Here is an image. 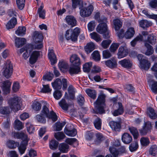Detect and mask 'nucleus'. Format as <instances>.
<instances>
[{
	"label": "nucleus",
	"mask_w": 157,
	"mask_h": 157,
	"mask_svg": "<svg viewBox=\"0 0 157 157\" xmlns=\"http://www.w3.org/2000/svg\"><path fill=\"white\" fill-rule=\"evenodd\" d=\"M91 38L95 40L96 41L98 42L101 40L100 35L94 32L90 34Z\"/></svg>",
	"instance_id": "nucleus-61"
},
{
	"label": "nucleus",
	"mask_w": 157,
	"mask_h": 157,
	"mask_svg": "<svg viewBox=\"0 0 157 157\" xmlns=\"http://www.w3.org/2000/svg\"><path fill=\"white\" fill-rule=\"evenodd\" d=\"M87 94L91 98L95 99L96 97V92L95 90L88 89L86 90Z\"/></svg>",
	"instance_id": "nucleus-44"
},
{
	"label": "nucleus",
	"mask_w": 157,
	"mask_h": 157,
	"mask_svg": "<svg viewBox=\"0 0 157 157\" xmlns=\"http://www.w3.org/2000/svg\"><path fill=\"white\" fill-rule=\"evenodd\" d=\"M25 125L27 128V130L29 134H31L34 132V128L33 126L30 123H26Z\"/></svg>",
	"instance_id": "nucleus-58"
},
{
	"label": "nucleus",
	"mask_w": 157,
	"mask_h": 157,
	"mask_svg": "<svg viewBox=\"0 0 157 157\" xmlns=\"http://www.w3.org/2000/svg\"><path fill=\"white\" fill-rule=\"evenodd\" d=\"M17 23V21L16 18L12 17L6 24L7 29H9L13 28Z\"/></svg>",
	"instance_id": "nucleus-30"
},
{
	"label": "nucleus",
	"mask_w": 157,
	"mask_h": 157,
	"mask_svg": "<svg viewBox=\"0 0 157 157\" xmlns=\"http://www.w3.org/2000/svg\"><path fill=\"white\" fill-rule=\"evenodd\" d=\"M95 48V45L92 42L89 43L85 47L84 49L87 54H89L93 51Z\"/></svg>",
	"instance_id": "nucleus-28"
},
{
	"label": "nucleus",
	"mask_w": 157,
	"mask_h": 157,
	"mask_svg": "<svg viewBox=\"0 0 157 157\" xmlns=\"http://www.w3.org/2000/svg\"><path fill=\"white\" fill-rule=\"evenodd\" d=\"M109 124L112 129L115 131H119L121 128L120 123L113 121H110Z\"/></svg>",
	"instance_id": "nucleus-25"
},
{
	"label": "nucleus",
	"mask_w": 157,
	"mask_h": 157,
	"mask_svg": "<svg viewBox=\"0 0 157 157\" xmlns=\"http://www.w3.org/2000/svg\"><path fill=\"white\" fill-rule=\"evenodd\" d=\"M41 114L42 115L51 119L53 122H55L57 120V116L56 113L53 111L49 112L48 108L46 105L43 107Z\"/></svg>",
	"instance_id": "nucleus-5"
},
{
	"label": "nucleus",
	"mask_w": 157,
	"mask_h": 157,
	"mask_svg": "<svg viewBox=\"0 0 157 157\" xmlns=\"http://www.w3.org/2000/svg\"><path fill=\"white\" fill-rule=\"evenodd\" d=\"M13 135L15 138L21 139L23 141L28 140L27 135L23 132H14Z\"/></svg>",
	"instance_id": "nucleus-17"
},
{
	"label": "nucleus",
	"mask_w": 157,
	"mask_h": 157,
	"mask_svg": "<svg viewBox=\"0 0 157 157\" xmlns=\"http://www.w3.org/2000/svg\"><path fill=\"white\" fill-rule=\"evenodd\" d=\"M59 104L62 109L64 110H68L69 105L64 99H62L59 102Z\"/></svg>",
	"instance_id": "nucleus-41"
},
{
	"label": "nucleus",
	"mask_w": 157,
	"mask_h": 157,
	"mask_svg": "<svg viewBox=\"0 0 157 157\" xmlns=\"http://www.w3.org/2000/svg\"><path fill=\"white\" fill-rule=\"evenodd\" d=\"M53 96L56 99L59 100L62 96L61 92L60 90H56L53 93Z\"/></svg>",
	"instance_id": "nucleus-64"
},
{
	"label": "nucleus",
	"mask_w": 157,
	"mask_h": 157,
	"mask_svg": "<svg viewBox=\"0 0 157 157\" xmlns=\"http://www.w3.org/2000/svg\"><path fill=\"white\" fill-rule=\"evenodd\" d=\"M82 6L79 7L80 9V15L82 17H87L90 15L92 12L94 7L92 5H90L87 7L82 8Z\"/></svg>",
	"instance_id": "nucleus-9"
},
{
	"label": "nucleus",
	"mask_w": 157,
	"mask_h": 157,
	"mask_svg": "<svg viewBox=\"0 0 157 157\" xmlns=\"http://www.w3.org/2000/svg\"><path fill=\"white\" fill-rule=\"evenodd\" d=\"M118 109L115 110L113 113V114L114 116L122 114L124 112V108L122 103L120 102L118 103Z\"/></svg>",
	"instance_id": "nucleus-21"
},
{
	"label": "nucleus",
	"mask_w": 157,
	"mask_h": 157,
	"mask_svg": "<svg viewBox=\"0 0 157 157\" xmlns=\"http://www.w3.org/2000/svg\"><path fill=\"white\" fill-rule=\"evenodd\" d=\"M11 84V82L8 80L3 82L2 90L5 94H7L10 92Z\"/></svg>",
	"instance_id": "nucleus-20"
},
{
	"label": "nucleus",
	"mask_w": 157,
	"mask_h": 157,
	"mask_svg": "<svg viewBox=\"0 0 157 157\" xmlns=\"http://www.w3.org/2000/svg\"><path fill=\"white\" fill-rule=\"evenodd\" d=\"M149 154L153 156L157 154V146L155 145H153L150 147L149 150Z\"/></svg>",
	"instance_id": "nucleus-54"
},
{
	"label": "nucleus",
	"mask_w": 157,
	"mask_h": 157,
	"mask_svg": "<svg viewBox=\"0 0 157 157\" xmlns=\"http://www.w3.org/2000/svg\"><path fill=\"white\" fill-rule=\"evenodd\" d=\"M4 64L3 68V75L6 78H8L12 75L13 71V66L11 61L9 60H7Z\"/></svg>",
	"instance_id": "nucleus-6"
},
{
	"label": "nucleus",
	"mask_w": 157,
	"mask_h": 157,
	"mask_svg": "<svg viewBox=\"0 0 157 157\" xmlns=\"http://www.w3.org/2000/svg\"><path fill=\"white\" fill-rule=\"evenodd\" d=\"M105 64L108 67L111 68L116 67L117 65V61L116 58H113L111 59L105 61Z\"/></svg>",
	"instance_id": "nucleus-16"
},
{
	"label": "nucleus",
	"mask_w": 157,
	"mask_h": 157,
	"mask_svg": "<svg viewBox=\"0 0 157 157\" xmlns=\"http://www.w3.org/2000/svg\"><path fill=\"white\" fill-rule=\"evenodd\" d=\"M72 1V6L73 8L75 9L78 6H81L82 4V0H71Z\"/></svg>",
	"instance_id": "nucleus-51"
},
{
	"label": "nucleus",
	"mask_w": 157,
	"mask_h": 157,
	"mask_svg": "<svg viewBox=\"0 0 157 157\" xmlns=\"http://www.w3.org/2000/svg\"><path fill=\"white\" fill-rule=\"evenodd\" d=\"M7 145L9 148L13 149L16 148L18 144L13 141L9 140L7 142Z\"/></svg>",
	"instance_id": "nucleus-57"
},
{
	"label": "nucleus",
	"mask_w": 157,
	"mask_h": 157,
	"mask_svg": "<svg viewBox=\"0 0 157 157\" xmlns=\"http://www.w3.org/2000/svg\"><path fill=\"white\" fill-rule=\"evenodd\" d=\"M128 130L133 136L134 139H136L138 138L139 133L136 128L133 127H129L128 128Z\"/></svg>",
	"instance_id": "nucleus-39"
},
{
	"label": "nucleus",
	"mask_w": 157,
	"mask_h": 157,
	"mask_svg": "<svg viewBox=\"0 0 157 157\" xmlns=\"http://www.w3.org/2000/svg\"><path fill=\"white\" fill-rule=\"evenodd\" d=\"M94 124L95 128L97 129H101V119L97 118L94 121Z\"/></svg>",
	"instance_id": "nucleus-48"
},
{
	"label": "nucleus",
	"mask_w": 157,
	"mask_h": 157,
	"mask_svg": "<svg viewBox=\"0 0 157 157\" xmlns=\"http://www.w3.org/2000/svg\"><path fill=\"white\" fill-rule=\"evenodd\" d=\"M10 108L9 107H0V113L3 114H7L10 113Z\"/></svg>",
	"instance_id": "nucleus-56"
},
{
	"label": "nucleus",
	"mask_w": 157,
	"mask_h": 157,
	"mask_svg": "<svg viewBox=\"0 0 157 157\" xmlns=\"http://www.w3.org/2000/svg\"><path fill=\"white\" fill-rule=\"evenodd\" d=\"M143 39V36L142 35L136 36L131 42V44L132 46L134 47L136 44L137 42L138 41H142Z\"/></svg>",
	"instance_id": "nucleus-49"
},
{
	"label": "nucleus",
	"mask_w": 157,
	"mask_h": 157,
	"mask_svg": "<svg viewBox=\"0 0 157 157\" xmlns=\"http://www.w3.org/2000/svg\"><path fill=\"white\" fill-rule=\"evenodd\" d=\"M59 143L55 140H52L49 143V147L53 150L56 149L58 146Z\"/></svg>",
	"instance_id": "nucleus-47"
},
{
	"label": "nucleus",
	"mask_w": 157,
	"mask_h": 157,
	"mask_svg": "<svg viewBox=\"0 0 157 157\" xmlns=\"http://www.w3.org/2000/svg\"><path fill=\"white\" fill-rule=\"evenodd\" d=\"M120 44L119 43H113L110 46L109 49L111 52H114L117 49Z\"/></svg>",
	"instance_id": "nucleus-63"
},
{
	"label": "nucleus",
	"mask_w": 157,
	"mask_h": 157,
	"mask_svg": "<svg viewBox=\"0 0 157 157\" xmlns=\"http://www.w3.org/2000/svg\"><path fill=\"white\" fill-rule=\"evenodd\" d=\"M64 131L66 135L71 136H74L77 134L76 130L75 128L70 129L67 128H65Z\"/></svg>",
	"instance_id": "nucleus-37"
},
{
	"label": "nucleus",
	"mask_w": 157,
	"mask_h": 157,
	"mask_svg": "<svg viewBox=\"0 0 157 157\" xmlns=\"http://www.w3.org/2000/svg\"><path fill=\"white\" fill-rule=\"evenodd\" d=\"M65 20L66 23L71 27H73L76 25V20L73 16L69 15L66 17Z\"/></svg>",
	"instance_id": "nucleus-14"
},
{
	"label": "nucleus",
	"mask_w": 157,
	"mask_h": 157,
	"mask_svg": "<svg viewBox=\"0 0 157 157\" xmlns=\"http://www.w3.org/2000/svg\"><path fill=\"white\" fill-rule=\"evenodd\" d=\"M26 40L24 38L16 37L15 40L16 46L17 48L21 47L26 43Z\"/></svg>",
	"instance_id": "nucleus-23"
},
{
	"label": "nucleus",
	"mask_w": 157,
	"mask_h": 157,
	"mask_svg": "<svg viewBox=\"0 0 157 157\" xmlns=\"http://www.w3.org/2000/svg\"><path fill=\"white\" fill-rule=\"evenodd\" d=\"M28 140L23 141L18 147L19 151L21 154L25 153L26 149V146L28 144Z\"/></svg>",
	"instance_id": "nucleus-26"
},
{
	"label": "nucleus",
	"mask_w": 157,
	"mask_h": 157,
	"mask_svg": "<svg viewBox=\"0 0 157 157\" xmlns=\"http://www.w3.org/2000/svg\"><path fill=\"white\" fill-rule=\"evenodd\" d=\"M40 55V52L38 51H33L29 59V62L31 64H33L37 61Z\"/></svg>",
	"instance_id": "nucleus-13"
},
{
	"label": "nucleus",
	"mask_w": 157,
	"mask_h": 157,
	"mask_svg": "<svg viewBox=\"0 0 157 157\" xmlns=\"http://www.w3.org/2000/svg\"><path fill=\"white\" fill-rule=\"evenodd\" d=\"M43 6L41 5L38 8L37 13L39 14V17L44 19L45 18V10L43 9Z\"/></svg>",
	"instance_id": "nucleus-43"
},
{
	"label": "nucleus",
	"mask_w": 157,
	"mask_h": 157,
	"mask_svg": "<svg viewBox=\"0 0 157 157\" xmlns=\"http://www.w3.org/2000/svg\"><path fill=\"white\" fill-rule=\"evenodd\" d=\"M80 71V67L71 65L69 68L68 71L71 75L78 74Z\"/></svg>",
	"instance_id": "nucleus-22"
},
{
	"label": "nucleus",
	"mask_w": 157,
	"mask_h": 157,
	"mask_svg": "<svg viewBox=\"0 0 157 157\" xmlns=\"http://www.w3.org/2000/svg\"><path fill=\"white\" fill-rule=\"evenodd\" d=\"M129 51L127 47L124 45L121 46L117 53L118 58H121L126 56L128 54Z\"/></svg>",
	"instance_id": "nucleus-12"
},
{
	"label": "nucleus",
	"mask_w": 157,
	"mask_h": 157,
	"mask_svg": "<svg viewBox=\"0 0 157 157\" xmlns=\"http://www.w3.org/2000/svg\"><path fill=\"white\" fill-rule=\"evenodd\" d=\"M70 61L72 63V65L80 67L81 64L80 59L77 55H72L71 57Z\"/></svg>",
	"instance_id": "nucleus-15"
},
{
	"label": "nucleus",
	"mask_w": 157,
	"mask_h": 157,
	"mask_svg": "<svg viewBox=\"0 0 157 157\" xmlns=\"http://www.w3.org/2000/svg\"><path fill=\"white\" fill-rule=\"evenodd\" d=\"M147 114L150 118L152 119H155L157 117V115L154 110L151 107H149L147 109Z\"/></svg>",
	"instance_id": "nucleus-35"
},
{
	"label": "nucleus",
	"mask_w": 157,
	"mask_h": 157,
	"mask_svg": "<svg viewBox=\"0 0 157 157\" xmlns=\"http://www.w3.org/2000/svg\"><path fill=\"white\" fill-rule=\"evenodd\" d=\"M135 34V31L133 28H128L124 34V36L126 39H130Z\"/></svg>",
	"instance_id": "nucleus-33"
},
{
	"label": "nucleus",
	"mask_w": 157,
	"mask_h": 157,
	"mask_svg": "<svg viewBox=\"0 0 157 157\" xmlns=\"http://www.w3.org/2000/svg\"><path fill=\"white\" fill-rule=\"evenodd\" d=\"M21 102V98L17 96L11 98L8 101V103L10 108L14 112L20 109Z\"/></svg>",
	"instance_id": "nucleus-2"
},
{
	"label": "nucleus",
	"mask_w": 157,
	"mask_h": 157,
	"mask_svg": "<svg viewBox=\"0 0 157 157\" xmlns=\"http://www.w3.org/2000/svg\"><path fill=\"white\" fill-rule=\"evenodd\" d=\"M15 128L18 130H20L23 128V125L22 123L19 120H16L14 123Z\"/></svg>",
	"instance_id": "nucleus-46"
},
{
	"label": "nucleus",
	"mask_w": 157,
	"mask_h": 157,
	"mask_svg": "<svg viewBox=\"0 0 157 157\" xmlns=\"http://www.w3.org/2000/svg\"><path fill=\"white\" fill-rule=\"evenodd\" d=\"M107 20L106 18H104V21L100 22L96 29L97 32L100 34H103V37L105 39L108 38L109 37V31L108 29L107 25L105 23Z\"/></svg>",
	"instance_id": "nucleus-3"
},
{
	"label": "nucleus",
	"mask_w": 157,
	"mask_h": 157,
	"mask_svg": "<svg viewBox=\"0 0 157 157\" xmlns=\"http://www.w3.org/2000/svg\"><path fill=\"white\" fill-rule=\"evenodd\" d=\"M33 40L36 44L39 43L35 45V49H39L42 48L43 44L41 42L43 40L42 35L37 31H35L33 33Z\"/></svg>",
	"instance_id": "nucleus-8"
},
{
	"label": "nucleus",
	"mask_w": 157,
	"mask_h": 157,
	"mask_svg": "<svg viewBox=\"0 0 157 157\" xmlns=\"http://www.w3.org/2000/svg\"><path fill=\"white\" fill-rule=\"evenodd\" d=\"M152 25V24L151 22L147 20H142L140 22V26L144 29L151 26Z\"/></svg>",
	"instance_id": "nucleus-38"
},
{
	"label": "nucleus",
	"mask_w": 157,
	"mask_h": 157,
	"mask_svg": "<svg viewBox=\"0 0 157 157\" xmlns=\"http://www.w3.org/2000/svg\"><path fill=\"white\" fill-rule=\"evenodd\" d=\"M92 66V63L91 62L86 63L83 66V71L85 72H89Z\"/></svg>",
	"instance_id": "nucleus-53"
},
{
	"label": "nucleus",
	"mask_w": 157,
	"mask_h": 157,
	"mask_svg": "<svg viewBox=\"0 0 157 157\" xmlns=\"http://www.w3.org/2000/svg\"><path fill=\"white\" fill-rule=\"evenodd\" d=\"M156 37L152 34L148 35L147 39L144 40V43L148 42L153 45L156 43Z\"/></svg>",
	"instance_id": "nucleus-29"
},
{
	"label": "nucleus",
	"mask_w": 157,
	"mask_h": 157,
	"mask_svg": "<svg viewBox=\"0 0 157 157\" xmlns=\"http://www.w3.org/2000/svg\"><path fill=\"white\" fill-rule=\"evenodd\" d=\"M26 28L24 27H19L15 31V33L18 36H23L26 32Z\"/></svg>",
	"instance_id": "nucleus-42"
},
{
	"label": "nucleus",
	"mask_w": 157,
	"mask_h": 157,
	"mask_svg": "<svg viewBox=\"0 0 157 157\" xmlns=\"http://www.w3.org/2000/svg\"><path fill=\"white\" fill-rule=\"evenodd\" d=\"M150 63L147 59L140 62V67L142 69L147 70L150 67Z\"/></svg>",
	"instance_id": "nucleus-31"
},
{
	"label": "nucleus",
	"mask_w": 157,
	"mask_h": 157,
	"mask_svg": "<svg viewBox=\"0 0 157 157\" xmlns=\"http://www.w3.org/2000/svg\"><path fill=\"white\" fill-rule=\"evenodd\" d=\"M140 142L143 146L146 147L149 144L150 141L148 137H143L141 138Z\"/></svg>",
	"instance_id": "nucleus-45"
},
{
	"label": "nucleus",
	"mask_w": 157,
	"mask_h": 157,
	"mask_svg": "<svg viewBox=\"0 0 157 157\" xmlns=\"http://www.w3.org/2000/svg\"><path fill=\"white\" fill-rule=\"evenodd\" d=\"M122 67L127 68H130L132 66V62L129 59H124L119 62Z\"/></svg>",
	"instance_id": "nucleus-19"
},
{
	"label": "nucleus",
	"mask_w": 157,
	"mask_h": 157,
	"mask_svg": "<svg viewBox=\"0 0 157 157\" xmlns=\"http://www.w3.org/2000/svg\"><path fill=\"white\" fill-rule=\"evenodd\" d=\"M25 0H16V3L18 8L22 10L24 7Z\"/></svg>",
	"instance_id": "nucleus-62"
},
{
	"label": "nucleus",
	"mask_w": 157,
	"mask_h": 157,
	"mask_svg": "<svg viewBox=\"0 0 157 157\" xmlns=\"http://www.w3.org/2000/svg\"><path fill=\"white\" fill-rule=\"evenodd\" d=\"M105 96L103 94L99 95L96 101L94 103L97 113L101 114L105 113L104 105L105 101Z\"/></svg>",
	"instance_id": "nucleus-1"
},
{
	"label": "nucleus",
	"mask_w": 157,
	"mask_h": 157,
	"mask_svg": "<svg viewBox=\"0 0 157 157\" xmlns=\"http://www.w3.org/2000/svg\"><path fill=\"white\" fill-rule=\"evenodd\" d=\"M41 105L39 102L33 103L32 105V108L36 111H39L41 109Z\"/></svg>",
	"instance_id": "nucleus-59"
},
{
	"label": "nucleus",
	"mask_w": 157,
	"mask_h": 157,
	"mask_svg": "<svg viewBox=\"0 0 157 157\" xmlns=\"http://www.w3.org/2000/svg\"><path fill=\"white\" fill-rule=\"evenodd\" d=\"M122 140L125 144H128L132 141V136L127 133H124L122 136Z\"/></svg>",
	"instance_id": "nucleus-18"
},
{
	"label": "nucleus",
	"mask_w": 157,
	"mask_h": 157,
	"mask_svg": "<svg viewBox=\"0 0 157 157\" xmlns=\"http://www.w3.org/2000/svg\"><path fill=\"white\" fill-rule=\"evenodd\" d=\"M70 31V30H68L66 31L65 36L66 39L67 40H71L73 41H77L78 37L80 33L79 29L78 28H75L70 35L69 34Z\"/></svg>",
	"instance_id": "nucleus-7"
},
{
	"label": "nucleus",
	"mask_w": 157,
	"mask_h": 157,
	"mask_svg": "<svg viewBox=\"0 0 157 157\" xmlns=\"http://www.w3.org/2000/svg\"><path fill=\"white\" fill-rule=\"evenodd\" d=\"M69 146L65 143L60 144L59 147V150L62 153H67L69 151Z\"/></svg>",
	"instance_id": "nucleus-34"
},
{
	"label": "nucleus",
	"mask_w": 157,
	"mask_h": 157,
	"mask_svg": "<svg viewBox=\"0 0 157 157\" xmlns=\"http://www.w3.org/2000/svg\"><path fill=\"white\" fill-rule=\"evenodd\" d=\"M63 85V90H65L67 88V80L65 78H63L61 81L59 78H57L52 83V87L55 90H59L61 89Z\"/></svg>",
	"instance_id": "nucleus-4"
},
{
	"label": "nucleus",
	"mask_w": 157,
	"mask_h": 157,
	"mask_svg": "<svg viewBox=\"0 0 157 157\" xmlns=\"http://www.w3.org/2000/svg\"><path fill=\"white\" fill-rule=\"evenodd\" d=\"M68 91L69 95V96H67V98L69 99H74L75 98V88L73 86H70L68 88Z\"/></svg>",
	"instance_id": "nucleus-27"
},
{
	"label": "nucleus",
	"mask_w": 157,
	"mask_h": 157,
	"mask_svg": "<svg viewBox=\"0 0 157 157\" xmlns=\"http://www.w3.org/2000/svg\"><path fill=\"white\" fill-rule=\"evenodd\" d=\"M139 147L138 143L136 141H134L129 146V149L131 152L136 151Z\"/></svg>",
	"instance_id": "nucleus-52"
},
{
	"label": "nucleus",
	"mask_w": 157,
	"mask_h": 157,
	"mask_svg": "<svg viewBox=\"0 0 157 157\" xmlns=\"http://www.w3.org/2000/svg\"><path fill=\"white\" fill-rule=\"evenodd\" d=\"M92 58L95 61H99L100 59V56L99 52L98 51H94L91 54Z\"/></svg>",
	"instance_id": "nucleus-55"
},
{
	"label": "nucleus",
	"mask_w": 157,
	"mask_h": 157,
	"mask_svg": "<svg viewBox=\"0 0 157 157\" xmlns=\"http://www.w3.org/2000/svg\"><path fill=\"white\" fill-rule=\"evenodd\" d=\"M65 142L70 145H73L75 147L78 145V142L77 139L75 138H67L65 140Z\"/></svg>",
	"instance_id": "nucleus-32"
},
{
	"label": "nucleus",
	"mask_w": 157,
	"mask_h": 157,
	"mask_svg": "<svg viewBox=\"0 0 157 157\" xmlns=\"http://www.w3.org/2000/svg\"><path fill=\"white\" fill-rule=\"evenodd\" d=\"M48 55L52 65H54L56 63V56L54 54L53 50H49Z\"/></svg>",
	"instance_id": "nucleus-24"
},
{
	"label": "nucleus",
	"mask_w": 157,
	"mask_h": 157,
	"mask_svg": "<svg viewBox=\"0 0 157 157\" xmlns=\"http://www.w3.org/2000/svg\"><path fill=\"white\" fill-rule=\"evenodd\" d=\"M152 129L151 122L149 121L144 122L142 128L139 130L140 134L142 136L146 135L147 133L151 132Z\"/></svg>",
	"instance_id": "nucleus-10"
},
{
	"label": "nucleus",
	"mask_w": 157,
	"mask_h": 157,
	"mask_svg": "<svg viewBox=\"0 0 157 157\" xmlns=\"http://www.w3.org/2000/svg\"><path fill=\"white\" fill-rule=\"evenodd\" d=\"M114 26L115 29L116 31H118L119 30L120 28L122 27V22L120 20L116 19L114 20L113 21Z\"/></svg>",
	"instance_id": "nucleus-40"
},
{
	"label": "nucleus",
	"mask_w": 157,
	"mask_h": 157,
	"mask_svg": "<svg viewBox=\"0 0 157 157\" xmlns=\"http://www.w3.org/2000/svg\"><path fill=\"white\" fill-rule=\"evenodd\" d=\"M109 150L114 157H117L119 154L125 153L126 152V148L124 146L121 147L119 149L118 151L114 147H110Z\"/></svg>",
	"instance_id": "nucleus-11"
},
{
	"label": "nucleus",
	"mask_w": 157,
	"mask_h": 157,
	"mask_svg": "<svg viewBox=\"0 0 157 157\" xmlns=\"http://www.w3.org/2000/svg\"><path fill=\"white\" fill-rule=\"evenodd\" d=\"M144 46L147 49L145 54L147 56H150L152 55L154 51L152 47L147 42L144 43Z\"/></svg>",
	"instance_id": "nucleus-36"
},
{
	"label": "nucleus",
	"mask_w": 157,
	"mask_h": 157,
	"mask_svg": "<svg viewBox=\"0 0 157 157\" xmlns=\"http://www.w3.org/2000/svg\"><path fill=\"white\" fill-rule=\"evenodd\" d=\"M96 139L94 140V143L96 144H100L103 140L104 137L101 134L98 133L96 135Z\"/></svg>",
	"instance_id": "nucleus-50"
},
{
	"label": "nucleus",
	"mask_w": 157,
	"mask_h": 157,
	"mask_svg": "<svg viewBox=\"0 0 157 157\" xmlns=\"http://www.w3.org/2000/svg\"><path fill=\"white\" fill-rule=\"evenodd\" d=\"M54 136L57 140H59L63 139L65 136L63 133L58 132L55 133Z\"/></svg>",
	"instance_id": "nucleus-60"
}]
</instances>
